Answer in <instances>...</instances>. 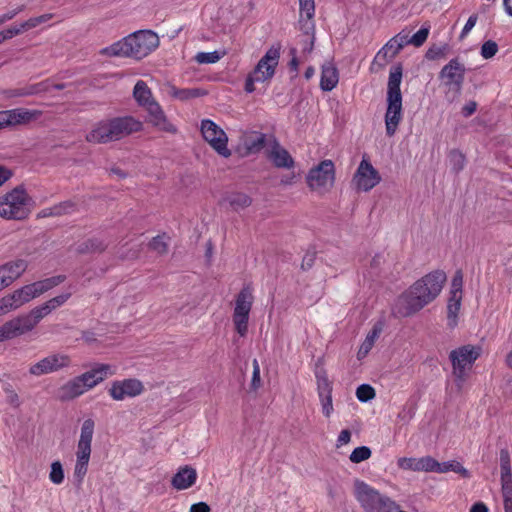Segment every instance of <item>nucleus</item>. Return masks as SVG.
<instances>
[{"mask_svg":"<svg viewBox=\"0 0 512 512\" xmlns=\"http://www.w3.org/2000/svg\"><path fill=\"white\" fill-rule=\"evenodd\" d=\"M446 275L443 271H433L416 281L397 303V313L410 316L432 302L441 292Z\"/></svg>","mask_w":512,"mask_h":512,"instance_id":"nucleus-1","label":"nucleus"},{"mask_svg":"<svg viewBox=\"0 0 512 512\" xmlns=\"http://www.w3.org/2000/svg\"><path fill=\"white\" fill-rule=\"evenodd\" d=\"M158 35L151 30L136 31L102 50L109 56L133 57L142 59L159 46Z\"/></svg>","mask_w":512,"mask_h":512,"instance_id":"nucleus-2","label":"nucleus"},{"mask_svg":"<svg viewBox=\"0 0 512 512\" xmlns=\"http://www.w3.org/2000/svg\"><path fill=\"white\" fill-rule=\"evenodd\" d=\"M402 66L394 65L390 68L387 84V110L385 113L386 134L393 136L402 120Z\"/></svg>","mask_w":512,"mask_h":512,"instance_id":"nucleus-3","label":"nucleus"},{"mask_svg":"<svg viewBox=\"0 0 512 512\" xmlns=\"http://www.w3.org/2000/svg\"><path fill=\"white\" fill-rule=\"evenodd\" d=\"M31 197L22 186L14 188L0 197V216L6 219L23 220L31 212Z\"/></svg>","mask_w":512,"mask_h":512,"instance_id":"nucleus-4","label":"nucleus"},{"mask_svg":"<svg viewBox=\"0 0 512 512\" xmlns=\"http://www.w3.org/2000/svg\"><path fill=\"white\" fill-rule=\"evenodd\" d=\"M203 138L221 156L228 158L231 151L227 147L228 137L226 133L212 120L204 119L201 122Z\"/></svg>","mask_w":512,"mask_h":512,"instance_id":"nucleus-5","label":"nucleus"},{"mask_svg":"<svg viewBox=\"0 0 512 512\" xmlns=\"http://www.w3.org/2000/svg\"><path fill=\"white\" fill-rule=\"evenodd\" d=\"M70 364L71 359L67 354L53 353L32 364L29 367V373L33 376L40 377L42 375L58 372L61 369L69 367Z\"/></svg>","mask_w":512,"mask_h":512,"instance_id":"nucleus-6","label":"nucleus"},{"mask_svg":"<svg viewBox=\"0 0 512 512\" xmlns=\"http://www.w3.org/2000/svg\"><path fill=\"white\" fill-rule=\"evenodd\" d=\"M477 358L478 353L469 345L450 352L449 359L453 366V374L459 381H464L466 369H470Z\"/></svg>","mask_w":512,"mask_h":512,"instance_id":"nucleus-7","label":"nucleus"},{"mask_svg":"<svg viewBox=\"0 0 512 512\" xmlns=\"http://www.w3.org/2000/svg\"><path fill=\"white\" fill-rule=\"evenodd\" d=\"M335 179L334 164L331 160H323L318 166L311 169L307 176L308 185L312 189H326L331 187Z\"/></svg>","mask_w":512,"mask_h":512,"instance_id":"nucleus-8","label":"nucleus"},{"mask_svg":"<svg viewBox=\"0 0 512 512\" xmlns=\"http://www.w3.org/2000/svg\"><path fill=\"white\" fill-rule=\"evenodd\" d=\"M354 181L359 190L367 192L379 184L381 176L372 164L363 158L354 175Z\"/></svg>","mask_w":512,"mask_h":512,"instance_id":"nucleus-9","label":"nucleus"},{"mask_svg":"<svg viewBox=\"0 0 512 512\" xmlns=\"http://www.w3.org/2000/svg\"><path fill=\"white\" fill-rule=\"evenodd\" d=\"M49 314V310L44 304H42L33 308L27 314H22L13 318V321L18 328L20 335H23L32 331L38 323Z\"/></svg>","mask_w":512,"mask_h":512,"instance_id":"nucleus-10","label":"nucleus"},{"mask_svg":"<svg viewBox=\"0 0 512 512\" xmlns=\"http://www.w3.org/2000/svg\"><path fill=\"white\" fill-rule=\"evenodd\" d=\"M267 158L277 168L291 169L294 167V159L290 153L281 146L279 141L274 137L270 136L269 147L266 150Z\"/></svg>","mask_w":512,"mask_h":512,"instance_id":"nucleus-11","label":"nucleus"},{"mask_svg":"<svg viewBox=\"0 0 512 512\" xmlns=\"http://www.w3.org/2000/svg\"><path fill=\"white\" fill-rule=\"evenodd\" d=\"M143 391L142 383L137 379H125L114 381L109 389L110 396L117 401L124 400L127 397H135Z\"/></svg>","mask_w":512,"mask_h":512,"instance_id":"nucleus-12","label":"nucleus"},{"mask_svg":"<svg viewBox=\"0 0 512 512\" xmlns=\"http://www.w3.org/2000/svg\"><path fill=\"white\" fill-rule=\"evenodd\" d=\"M465 72L464 64L458 58H453L441 69L439 77L446 79V85H454L459 90L464 82Z\"/></svg>","mask_w":512,"mask_h":512,"instance_id":"nucleus-13","label":"nucleus"},{"mask_svg":"<svg viewBox=\"0 0 512 512\" xmlns=\"http://www.w3.org/2000/svg\"><path fill=\"white\" fill-rule=\"evenodd\" d=\"M279 57V48L271 47L259 60L258 64L251 73L259 78L263 76V82L272 78L275 73V68L278 65Z\"/></svg>","mask_w":512,"mask_h":512,"instance_id":"nucleus-14","label":"nucleus"},{"mask_svg":"<svg viewBox=\"0 0 512 512\" xmlns=\"http://www.w3.org/2000/svg\"><path fill=\"white\" fill-rule=\"evenodd\" d=\"M144 108L148 113V122L153 126L168 133L174 134L177 132L176 127L167 120L164 111L156 100L150 102Z\"/></svg>","mask_w":512,"mask_h":512,"instance_id":"nucleus-15","label":"nucleus"},{"mask_svg":"<svg viewBox=\"0 0 512 512\" xmlns=\"http://www.w3.org/2000/svg\"><path fill=\"white\" fill-rule=\"evenodd\" d=\"M115 140L118 141L134 132L141 130L142 124L132 116L111 119Z\"/></svg>","mask_w":512,"mask_h":512,"instance_id":"nucleus-16","label":"nucleus"},{"mask_svg":"<svg viewBox=\"0 0 512 512\" xmlns=\"http://www.w3.org/2000/svg\"><path fill=\"white\" fill-rule=\"evenodd\" d=\"M37 111H30L23 108L0 111V121L3 128L24 124L35 118Z\"/></svg>","mask_w":512,"mask_h":512,"instance_id":"nucleus-17","label":"nucleus"},{"mask_svg":"<svg viewBox=\"0 0 512 512\" xmlns=\"http://www.w3.org/2000/svg\"><path fill=\"white\" fill-rule=\"evenodd\" d=\"M86 140L90 143H108L116 141L111 119L98 122L87 134Z\"/></svg>","mask_w":512,"mask_h":512,"instance_id":"nucleus-18","label":"nucleus"},{"mask_svg":"<svg viewBox=\"0 0 512 512\" xmlns=\"http://www.w3.org/2000/svg\"><path fill=\"white\" fill-rule=\"evenodd\" d=\"M241 141L246 149V154H256L264 147H269L270 136L268 137L261 132L250 131L243 133Z\"/></svg>","mask_w":512,"mask_h":512,"instance_id":"nucleus-19","label":"nucleus"},{"mask_svg":"<svg viewBox=\"0 0 512 512\" xmlns=\"http://www.w3.org/2000/svg\"><path fill=\"white\" fill-rule=\"evenodd\" d=\"M28 263L24 259L9 261L0 266V272L3 275L2 281L8 287L18 279L27 269Z\"/></svg>","mask_w":512,"mask_h":512,"instance_id":"nucleus-20","label":"nucleus"},{"mask_svg":"<svg viewBox=\"0 0 512 512\" xmlns=\"http://www.w3.org/2000/svg\"><path fill=\"white\" fill-rule=\"evenodd\" d=\"M435 459L431 456L421 458L403 457L398 459V466L403 470L432 472Z\"/></svg>","mask_w":512,"mask_h":512,"instance_id":"nucleus-21","label":"nucleus"},{"mask_svg":"<svg viewBox=\"0 0 512 512\" xmlns=\"http://www.w3.org/2000/svg\"><path fill=\"white\" fill-rule=\"evenodd\" d=\"M196 480V470L189 465H185L178 469L177 473L171 480V484L177 490H185L193 486Z\"/></svg>","mask_w":512,"mask_h":512,"instance_id":"nucleus-22","label":"nucleus"},{"mask_svg":"<svg viewBox=\"0 0 512 512\" xmlns=\"http://www.w3.org/2000/svg\"><path fill=\"white\" fill-rule=\"evenodd\" d=\"M111 367L107 364H100L90 371L79 376L87 390L102 382L108 375H111Z\"/></svg>","mask_w":512,"mask_h":512,"instance_id":"nucleus-23","label":"nucleus"},{"mask_svg":"<svg viewBox=\"0 0 512 512\" xmlns=\"http://www.w3.org/2000/svg\"><path fill=\"white\" fill-rule=\"evenodd\" d=\"M339 81L337 68L331 63L326 62L322 65L320 88L323 91H331L336 87Z\"/></svg>","mask_w":512,"mask_h":512,"instance_id":"nucleus-24","label":"nucleus"},{"mask_svg":"<svg viewBox=\"0 0 512 512\" xmlns=\"http://www.w3.org/2000/svg\"><path fill=\"white\" fill-rule=\"evenodd\" d=\"M95 422L92 419L84 420L80 438L77 444V452L91 453V443L94 434Z\"/></svg>","mask_w":512,"mask_h":512,"instance_id":"nucleus-25","label":"nucleus"},{"mask_svg":"<svg viewBox=\"0 0 512 512\" xmlns=\"http://www.w3.org/2000/svg\"><path fill=\"white\" fill-rule=\"evenodd\" d=\"M253 302L252 291L249 287H244L236 298L234 313L249 315Z\"/></svg>","mask_w":512,"mask_h":512,"instance_id":"nucleus-26","label":"nucleus"},{"mask_svg":"<svg viewBox=\"0 0 512 512\" xmlns=\"http://www.w3.org/2000/svg\"><path fill=\"white\" fill-rule=\"evenodd\" d=\"M133 96L138 105L141 107H145L146 105L150 104V102L155 101L152 96L151 89L143 80L136 82L133 89Z\"/></svg>","mask_w":512,"mask_h":512,"instance_id":"nucleus-27","label":"nucleus"},{"mask_svg":"<svg viewBox=\"0 0 512 512\" xmlns=\"http://www.w3.org/2000/svg\"><path fill=\"white\" fill-rule=\"evenodd\" d=\"M61 390L63 392V397L67 399L76 398L87 391L79 376L66 383Z\"/></svg>","mask_w":512,"mask_h":512,"instance_id":"nucleus-28","label":"nucleus"},{"mask_svg":"<svg viewBox=\"0 0 512 512\" xmlns=\"http://www.w3.org/2000/svg\"><path fill=\"white\" fill-rule=\"evenodd\" d=\"M90 455L91 453L76 452L77 459L74 469V478L78 485L83 482L87 473Z\"/></svg>","mask_w":512,"mask_h":512,"instance_id":"nucleus-29","label":"nucleus"},{"mask_svg":"<svg viewBox=\"0 0 512 512\" xmlns=\"http://www.w3.org/2000/svg\"><path fill=\"white\" fill-rule=\"evenodd\" d=\"M65 279V275H57L50 278H46L44 280L36 281L32 283V285L37 297H39L43 293L52 289L53 287L63 283Z\"/></svg>","mask_w":512,"mask_h":512,"instance_id":"nucleus-30","label":"nucleus"},{"mask_svg":"<svg viewBox=\"0 0 512 512\" xmlns=\"http://www.w3.org/2000/svg\"><path fill=\"white\" fill-rule=\"evenodd\" d=\"M225 201L234 211L242 210L251 205L252 199L245 193L233 192L225 197Z\"/></svg>","mask_w":512,"mask_h":512,"instance_id":"nucleus-31","label":"nucleus"},{"mask_svg":"<svg viewBox=\"0 0 512 512\" xmlns=\"http://www.w3.org/2000/svg\"><path fill=\"white\" fill-rule=\"evenodd\" d=\"M435 464L433 466V471L436 473H446L449 471H453L455 473L460 474L461 476L467 478L469 477V472L466 468H464L459 462L457 461H448L440 463L435 459Z\"/></svg>","mask_w":512,"mask_h":512,"instance_id":"nucleus-32","label":"nucleus"},{"mask_svg":"<svg viewBox=\"0 0 512 512\" xmlns=\"http://www.w3.org/2000/svg\"><path fill=\"white\" fill-rule=\"evenodd\" d=\"M300 7V17L303 18L306 16V22L303 24V29L312 30L314 28V24L312 23V19L315 14V4L314 0H299Z\"/></svg>","mask_w":512,"mask_h":512,"instance_id":"nucleus-33","label":"nucleus"},{"mask_svg":"<svg viewBox=\"0 0 512 512\" xmlns=\"http://www.w3.org/2000/svg\"><path fill=\"white\" fill-rule=\"evenodd\" d=\"M462 295H450L447 305L448 326L454 328L457 325V315L461 306Z\"/></svg>","mask_w":512,"mask_h":512,"instance_id":"nucleus-34","label":"nucleus"},{"mask_svg":"<svg viewBox=\"0 0 512 512\" xmlns=\"http://www.w3.org/2000/svg\"><path fill=\"white\" fill-rule=\"evenodd\" d=\"M12 295L13 298H15L18 307H21L25 303H28L29 301L37 297L32 283L15 290L12 293Z\"/></svg>","mask_w":512,"mask_h":512,"instance_id":"nucleus-35","label":"nucleus"},{"mask_svg":"<svg viewBox=\"0 0 512 512\" xmlns=\"http://www.w3.org/2000/svg\"><path fill=\"white\" fill-rule=\"evenodd\" d=\"M206 93L198 88H183L179 89L172 87L171 95L181 101H186L192 98H197L205 95Z\"/></svg>","mask_w":512,"mask_h":512,"instance_id":"nucleus-36","label":"nucleus"},{"mask_svg":"<svg viewBox=\"0 0 512 512\" xmlns=\"http://www.w3.org/2000/svg\"><path fill=\"white\" fill-rule=\"evenodd\" d=\"M448 161L451 166V169L456 174L462 171L466 164L465 155L459 150H452L448 154Z\"/></svg>","mask_w":512,"mask_h":512,"instance_id":"nucleus-37","label":"nucleus"},{"mask_svg":"<svg viewBox=\"0 0 512 512\" xmlns=\"http://www.w3.org/2000/svg\"><path fill=\"white\" fill-rule=\"evenodd\" d=\"M381 329L374 327L371 332L368 333L364 342L361 344L360 349L358 351V358L361 359L365 357L370 350L372 349L375 340L378 338Z\"/></svg>","mask_w":512,"mask_h":512,"instance_id":"nucleus-38","label":"nucleus"},{"mask_svg":"<svg viewBox=\"0 0 512 512\" xmlns=\"http://www.w3.org/2000/svg\"><path fill=\"white\" fill-rule=\"evenodd\" d=\"M18 336L21 335L18 331V328L14 324L13 319L5 322L2 326H0V342L10 340Z\"/></svg>","mask_w":512,"mask_h":512,"instance_id":"nucleus-39","label":"nucleus"},{"mask_svg":"<svg viewBox=\"0 0 512 512\" xmlns=\"http://www.w3.org/2000/svg\"><path fill=\"white\" fill-rule=\"evenodd\" d=\"M318 395L332 394V385L325 371L316 372Z\"/></svg>","mask_w":512,"mask_h":512,"instance_id":"nucleus-40","label":"nucleus"},{"mask_svg":"<svg viewBox=\"0 0 512 512\" xmlns=\"http://www.w3.org/2000/svg\"><path fill=\"white\" fill-rule=\"evenodd\" d=\"M449 52V45H433L426 52V58L428 60H439L445 59Z\"/></svg>","mask_w":512,"mask_h":512,"instance_id":"nucleus-41","label":"nucleus"},{"mask_svg":"<svg viewBox=\"0 0 512 512\" xmlns=\"http://www.w3.org/2000/svg\"><path fill=\"white\" fill-rule=\"evenodd\" d=\"M504 508L512 507V477L501 478Z\"/></svg>","mask_w":512,"mask_h":512,"instance_id":"nucleus-42","label":"nucleus"},{"mask_svg":"<svg viewBox=\"0 0 512 512\" xmlns=\"http://www.w3.org/2000/svg\"><path fill=\"white\" fill-rule=\"evenodd\" d=\"M501 478L512 477L510 454L507 449L500 450Z\"/></svg>","mask_w":512,"mask_h":512,"instance_id":"nucleus-43","label":"nucleus"},{"mask_svg":"<svg viewBox=\"0 0 512 512\" xmlns=\"http://www.w3.org/2000/svg\"><path fill=\"white\" fill-rule=\"evenodd\" d=\"M49 83L48 81H42L39 83L27 85L23 87L24 92L22 94L26 96H32V95H38L44 92H47L49 90Z\"/></svg>","mask_w":512,"mask_h":512,"instance_id":"nucleus-44","label":"nucleus"},{"mask_svg":"<svg viewBox=\"0 0 512 512\" xmlns=\"http://www.w3.org/2000/svg\"><path fill=\"white\" fill-rule=\"evenodd\" d=\"M371 456V450L367 446H360L355 448L349 456L352 463H360L369 459Z\"/></svg>","mask_w":512,"mask_h":512,"instance_id":"nucleus-45","label":"nucleus"},{"mask_svg":"<svg viewBox=\"0 0 512 512\" xmlns=\"http://www.w3.org/2000/svg\"><path fill=\"white\" fill-rule=\"evenodd\" d=\"M49 479L54 484H61L64 481V470L62 464L59 461H55L51 464V471L49 473Z\"/></svg>","mask_w":512,"mask_h":512,"instance_id":"nucleus-46","label":"nucleus"},{"mask_svg":"<svg viewBox=\"0 0 512 512\" xmlns=\"http://www.w3.org/2000/svg\"><path fill=\"white\" fill-rule=\"evenodd\" d=\"M221 54L218 51L213 52H199L195 56V60L199 64H214L221 59Z\"/></svg>","mask_w":512,"mask_h":512,"instance_id":"nucleus-47","label":"nucleus"},{"mask_svg":"<svg viewBox=\"0 0 512 512\" xmlns=\"http://www.w3.org/2000/svg\"><path fill=\"white\" fill-rule=\"evenodd\" d=\"M249 315L233 313V322L240 336H245L248 330Z\"/></svg>","mask_w":512,"mask_h":512,"instance_id":"nucleus-48","label":"nucleus"},{"mask_svg":"<svg viewBox=\"0 0 512 512\" xmlns=\"http://www.w3.org/2000/svg\"><path fill=\"white\" fill-rule=\"evenodd\" d=\"M356 397L360 402H368L375 397V390L369 384H361L356 390Z\"/></svg>","mask_w":512,"mask_h":512,"instance_id":"nucleus-49","label":"nucleus"},{"mask_svg":"<svg viewBox=\"0 0 512 512\" xmlns=\"http://www.w3.org/2000/svg\"><path fill=\"white\" fill-rule=\"evenodd\" d=\"M400 50H396V42H393V38H391L382 49L377 53L376 59H387L393 58L399 53Z\"/></svg>","mask_w":512,"mask_h":512,"instance_id":"nucleus-50","label":"nucleus"},{"mask_svg":"<svg viewBox=\"0 0 512 512\" xmlns=\"http://www.w3.org/2000/svg\"><path fill=\"white\" fill-rule=\"evenodd\" d=\"M54 214L62 216L71 214L76 211V203L71 200H66L53 206Z\"/></svg>","mask_w":512,"mask_h":512,"instance_id":"nucleus-51","label":"nucleus"},{"mask_svg":"<svg viewBox=\"0 0 512 512\" xmlns=\"http://www.w3.org/2000/svg\"><path fill=\"white\" fill-rule=\"evenodd\" d=\"M15 298L12 294H9L0 299V316L6 314L9 311L18 309Z\"/></svg>","mask_w":512,"mask_h":512,"instance_id":"nucleus-52","label":"nucleus"},{"mask_svg":"<svg viewBox=\"0 0 512 512\" xmlns=\"http://www.w3.org/2000/svg\"><path fill=\"white\" fill-rule=\"evenodd\" d=\"M71 296V293H63L43 303L51 313L58 307L62 306Z\"/></svg>","mask_w":512,"mask_h":512,"instance_id":"nucleus-53","label":"nucleus"},{"mask_svg":"<svg viewBox=\"0 0 512 512\" xmlns=\"http://www.w3.org/2000/svg\"><path fill=\"white\" fill-rule=\"evenodd\" d=\"M498 52V45L493 40L484 42L481 46L480 54L484 59H490Z\"/></svg>","mask_w":512,"mask_h":512,"instance_id":"nucleus-54","label":"nucleus"},{"mask_svg":"<svg viewBox=\"0 0 512 512\" xmlns=\"http://www.w3.org/2000/svg\"><path fill=\"white\" fill-rule=\"evenodd\" d=\"M150 249L156 251L158 254H164L168 250V244L164 236H156L149 242Z\"/></svg>","mask_w":512,"mask_h":512,"instance_id":"nucleus-55","label":"nucleus"},{"mask_svg":"<svg viewBox=\"0 0 512 512\" xmlns=\"http://www.w3.org/2000/svg\"><path fill=\"white\" fill-rule=\"evenodd\" d=\"M429 35V27H421L413 36L410 37V42L415 47H420L427 40Z\"/></svg>","mask_w":512,"mask_h":512,"instance_id":"nucleus-56","label":"nucleus"},{"mask_svg":"<svg viewBox=\"0 0 512 512\" xmlns=\"http://www.w3.org/2000/svg\"><path fill=\"white\" fill-rule=\"evenodd\" d=\"M463 275L457 271L452 279L450 295H462Z\"/></svg>","mask_w":512,"mask_h":512,"instance_id":"nucleus-57","label":"nucleus"},{"mask_svg":"<svg viewBox=\"0 0 512 512\" xmlns=\"http://www.w3.org/2000/svg\"><path fill=\"white\" fill-rule=\"evenodd\" d=\"M322 412L326 417H330L333 412L332 394L319 396Z\"/></svg>","mask_w":512,"mask_h":512,"instance_id":"nucleus-58","label":"nucleus"},{"mask_svg":"<svg viewBox=\"0 0 512 512\" xmlns=\"http://www.w3.org/2000/svg\"><path fill=\"white\" fill-rule=\"evenodd\" d=\"M408 34L400 32L393 37V42H396V50H401L404 46L411 44Z\"/></svg>","mask_w":512,"mask_h":512,"instance_id":"nucleus-59","label":"nucleus"},{"mask_svg":"<svg viewBox=\"0 0 512 512\" xmlns=\"http://www.w3.org/2000/svg\"><path fill=\"white\" fill-rule=\"evenodd\" d=\"M261 379H260V367L258 361L256 359L253 360V375L251 386L253 389H257L260 387Z\"/></svg>","mask_w":512,"mask_h":512,"instance_id":"nucleus-60","label":"nucleus"},{"mask_svg":"<svg viewBox=\"0 0 512 512\" xmlns=\"http://www.w3.org/2000/svg\"><path fill=\"white\" fill-rule=\"evenodd\" d=\"M263 76L260 78L250 73L245 81V91L247 93H252L255 90L254 83L255 82H263Z\"/></svg>","mask_w":512,"mask_h":512,"instance_id":"nucleus-61","label":"nucleus"},{"mask_svg":"<svg viewBox=\"0 0 512 512\" xmlns=\"http://www.w3.org/2000/svg\"><path fill=\"white\" fill-rule=\"evenodd\" d=\"M477 22V15L476 14H473L471 15L466 24L464 25L462 31H461V34H460V38L463 39L467 36V34L473 29V27L475 26Z\"/></svg>","mask_w":512,"mask_h":512,"instance_id":"nucleus-62","label":"nucleus"},{"mask_svg":"<svg viewBox=\"0 0 512 512\" xmlns=\"http://www.w3.org/2000/svg\"><path fill=\"white\" fill-rule=\"evenodd\" d=\"M88 245L90 247L91 253L102 252L106 248V245L97 238L88 239Z\"/></svg>","mask_w":512,"mask_h":512,"instance_id":"nucleus-63","label":"nucleus"},{"mask_svg":"<svg viewBox=\"0 0 512 512\" xmlns=\"http://www.w3.org/2000/svg\"><path fill=\"white\" fill-rule=\"evenodd\" d=\"M315 258H316V253L315 252H307L304 257H303V260H302V268L303 269H309L313 266L314 264V261H315Z\"/></svg>","mask_w":512,"mask_h":512,"instance_id":"nucleus-64","label":"nucleus"}]
</instances>
